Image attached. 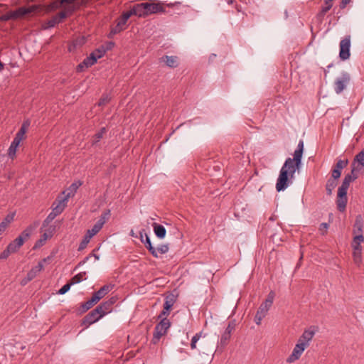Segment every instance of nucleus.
I'll list each match as a JSON object with an SVG mask.
<instances>
[{"mask_svg": "<svg viewBox=\"0 0 364 364\" xmlns=\"http://www.w3.org/2000/svg\"><path fill=\"white\" fill-rule=\"evenodd\" d=\"M337 186V181L335 179H328L326 184V193L328 196L332 194L333 190Z\"/></svg>", "mask_w": 364, "mask_h": 364, "instance_id": "nucleus-29", "label": "nucleus"}, {"mask_svg": "<svg viewBox=\"0 0 364 364\" xmlns=\"http://www.w3.org/2000/svg\"><path fill=\"white\" fill-rule=\"evenodd\" d=\"M231 334L224 332L221 336L220 343L222 346H226L230 340Z\"/></svg>", "mask_w": 364, "mask_h": 364, "instance_id": "nucleus-36", "label": "nucleus"}, {"mask_svg": "<svg viewBox=\"0 0 364 364\" xmlns=\"http://www.w3.org/2000/svg\"><path fill=\"white\" fill-rule=\"evenodd\" d=\"M350 37L346 36L340 42L339 57L342 60H346L350 57Z\"/></svg>", "mask_w": 364, "mask_h": 364, "instance_id": "nucleus-8", "label": "nucleus"}, {"mask_svg": "<svg viewBox=\"0 0 364 364\" xmlns=\"http://www.w3.org/2000/svg\"><path fill=\"white\" fill-rule=\"evenodd\" d=\"M6 228V222H1L0 223V234L3 232Z\"/></svg>", "mask_w": 364, "mask_h": 364, "instance_id": "nucleus-53", "label": "nucleus"}, {"mask_svg": "<svg viewBox=\"0 0 364 364\" xmlns=\"http://www.w3.org/2000/svg\"><path fill=\"white\" fill-rule=\"evenodd\" d=\"M110 215V211L106 212L103 213L100 218L97 220V222L94 225L92 229L88 230L87 233L93 237L102 228L103 225L105 223L106 220L108 219L109 215Z\"/></svg>", "mask_w": 364, "mask_h": 364, "instance_id": "nucleus-12", "label": "nucleus"}, {"mask_svg": "<svg viewBox=\"0 0 364 364\" xmlns=\"http://www.w3.org/2000/svg\"><path fill=\"white\" fill-rule=\"evenodd\" d=\"M348 164V160L343 161V160H338L335 166V168L341 171V170L345 168Z\"/></svg>", "mask_w": 364, "mask_h": 364, "instance_id": "nucleus-35", "label": "nucleus"}, {"mask_svg": "<svg viewBox=\"0 0 364 364\" xmlns=\"http://www.w3.org/2000/svg\"><path fill=\"white\" fill-rule=\"evenodd\" d=\"M37 226L38 223L28 226L18 237L11 242L7 246L10 251L12 253L18 252L23 243L30 237L33 231Z\"/></svg>", "mask_w": 364, "mask_h": 364, "instance_id": "nucleus-4", "label": "nucleus"}, {"mask_svg": "<svg viewBox=\"0 0 364 364\" xmlns=\"http://www.w3.org/2000/svg\"><path fill=\"white\" fill-rule=\"evenodd\" d=\"M46 261V259H44L43 261L38 262V264L33 267L27 274V280L33 279L37 274L41 272L44 267L43 263Z\"/></svg>", "mask_w": 364, "mask_h": 364, "instance_id": "nucleus-20", "label": "nucleus"}, {"mask_svg": "<svg viewBox=\"0 0 364 364\" xmlns=\"http://www.w3.org/2000/svg\"><path fill=\"white\" fill-rule=\"evenodd\" d=\"M191 349H195L196 348V343H191Z\"/></svg>", "mask_w": 364, "mask_h": 364, "instance_id": "nucleus-59", "label": "nucleus"}, {"mask_svg": "<svg viewBox=\"0 0 364 364\" xmlns=\"http://www.w3.org/2000/svg\"><path fill=\"white\" fill-rule=\"evenodd\" d=\"M21 140L18 139V138H14L13 141L11 142V145L13 146H16L18 148V146H19L20 143H21Z\"/></svg>", "mask_w": 364, "mask_h": 364, "instance_id": "nucleus-51", "label": "nucleus"}, {"mask_svg": "<svg viewBox=\"0 0 364 364\" xmlns=\"http://www.w3.org/2000/svg\"><path fill=\"white\" fill-rule=\"evenodd\" d=\"M92 237L90 235V233L87 234L86 232L82 242H80V244L79 245L78 250L81 251V250H84L87 247V244L90 242Z\"/></svg>", "mask_w": 364, "mask_h": 364, "instance_id": "nucleus-30", "label": "nucleus"}, {"mask_svg": "<svg viewBox=\"0 0 364 364\" xmlns=\"http://www.w3.org/2000/svg\"><path fill=\"white\" fill-rule=\"evenodd\" d=\"M363 241L364 237L362 234L355 235L351 244L353 251L362 250L361 243Z\"/></svg>", "mask_w": 364, "mask_h": 364, "instance_id": "nucleus-24", "label": "nucleus"}, {"mask_svg": "<svg viewBox=\"0 0 364 364\" xmlns=\"http://www.w3.org/2000/svg\"><path fill=\"white\" fill-rule=\"evenodd\" d=\"M73 284L70 282V283H68L65 285H63L59 290H58V294H65L66 292H68L70 289V287L72 286Z\"/></svg>", "mask_w": 364, "mask_h": 364, "instance_id": "nucleus-38", "label": "nucleus"}, {"mask_svg": "<svg viewBox=\"0 0 364 364\" xmlns=\"http://www.w3.org/2000/svg\"><path fill=\"white\" fill-rule=\"evenodd\" d=\"M328 224L326 223H323L320 225L319 231L322 235H325L326 233L327 229L328 228Z\"/></svg>", "mask_w": 364, "mask_h": 364, "instance_id": "nucleus-43", "label": "nucleus"}, {"mask_svg": "<svg viewBox=\"0 0 364 364\" xmlns=\"http://www.w3.org/2000/svg\"><path fill=\"white\" fill-rule=\"evenodd\" d=\"M132 15H134L132 9L122 14L118 18L117 25H115V33L126 29L127 21Z\"/></svg>", "mask_w": 364, "mask_h": 364, "instance_id": "nucleus-11", "label": "nucleus"}, {"mask_svg": "<svg viewBox=\"0 0 364 364\" xmlns=\"http://www.w3.org/2000/svg\"><path fill=\"white\" fill-rule=\"evenodd\" d=\"M363 227V220L360 215H358L355 218V223L353 225V234L355 235L362 234Z\"/></svg>", "mask_w": 364, "mask_h": 364, "instance_id": "nucleus-22", "label": "nucleus"}, {"mask_svg": "<svg viewBox=\"0 0 364 364\" xmlns=\"http://www.w3.org/2000/svg\"><path fill=\"white\" fill-rule=\"evenodd\" d=\"M85 274V272H83V273L81 272V273L76 274L71 279L70 283L72 284L80 283V282H82L84 279Z\"/></svg>", "mask_w": 364, "mask_h": 364, "instance_id": "nucleus-34", "label": "nucleus"}, {"mask_svg": "<svg viewBox=\"0 0 364 364\" xmlns=\"http://www.w3.org/2000/svg\"><path fill=\"white\" fill-rule=\"evenodd\" d=\"M114 304V298H110L108 301L101 304L96 309L100 312L102 316L111 313L112 311V306Z\"/></svg>", "mask_w": 364, "mask_h": 364, "instance_id": "nucleus-17", "label": "nucleus"}, {"mask_svg": "<svg viewBox=\"0 0 364 364\" xmlns=\"http://www.w3.org/2000/svg\"><path fill=\"white\" fill-rule=\"evenodd\" d=\"M176 302L175 296L173 294L168 295L165 299V302L164 304V307L166 311H170L171 307L173 306Z\"/></svg>", "mask_w": 364, "mask_h": 364, "instance_id": "nucleus-28", "label": "nucleus"}, {"mask_svg": "<svg viewBox=\"0 0 364 364\" xmlns=\"http://www.w3.org/2000/svg\"><path fill=\"white\" fill-rule=\"evenodd\" d=\"M48 238V235H47V233H44L41 236V238L39 239L38 241H36V244L34 245L33 249H37V248H39L41 246H43L45 244V242Z\"/></svg>", "mask_w": 364, "mask_h": 364, "instance_id": "nucleus-33", "label": "nucleus"}, {"mask_svg": "<svg viewBox=\"0 0 364 364\" xmlns=\"http://www.w3.org/2000/svg\"><path fill=\"white\" fill-rule=\"evenodd\" d=\"M351 0H341L340 3V8L343 9L346 8V5L350 2Z\"/></svg>", "mask_w": 364, "mask_h": 364, "instance_id": "nucleus-48", "label": "nucleus"}, {"mask_svg": "<svg viewBox=\"0 0 364 364\" xmlns=\"http://www.w3.org/2000/svg\"><path fill=\"white\" fill-rule=\"evenodd\" d=\"M12 220V217L7 216L4 222L6 223V225L9 223Z\"/></svg>", "mask_w": 364, "mask_h": 364, "instance_id": "nucleus-58", "label": "nucleus"}, {"mask_svg": "<svg viewBox=\"0 0 364 364\" xmlns=\"http://www.w3.org/2000/svg\"><path fill=\"white\" fill-rule=\"evenodd\" d=\"M66 11H62L58 14L56 16H53L52 18L48 21L46 23L47 26L46 28H53L58 23H59L63 19H64L68 14H71L74 10V6H68L66 9Z\"/></svg>", "mask_w": 364, "mask_h": 364, "instance_id": "nucleus-9", "label": "nucleus"}, {"mask_svg": "<svg viewBox=\"0 0 364 364\" xmlns=\"http://www.w3.org/2000/svg\"><path fill=\"white\" fill-rule=\"evenodd\" d=\"M105 132H106L105 128H102V129H101V132H98L97 134H96V135H95V136H96V137H97V141H98L100 138H102V134H103V133H105Z\"/></svg>", "mask_w": 364, "mask_h": 364, "instance_id": "nucleus-52", "label": "nucleus"}, {"mask_svg": "<svg viewBox=\"0 0 364 364\" xmlns=\"http://www.w3.org/2000/svg\"><path fill=\"white\" fill-rule=\"evenodd\" d=\"M315 335V331L311 328L305 330L302 335L299 337L298 343H301L307 348L309 346L310 341L312 340Z\"/></svg>", "mask_w": 364, "mask_h": 364, "instance_id": "nucleus-16", "label": "nucleus"}, {"mask_svg": "<svg viewBox=\"0 0 364 364\" xmlns=\"http://www.w3.org/2000/svg\"><path fill=\"white\" fill-rule=\"evenodd\" d=\"M30 11L26 8L21 7L16 11H11L9 14L4 16V20H9L11 18H18L28 14Z\"/></svg>", "mask_w": 364, "mask_h": 364, "instance_id": "nucleus-18", "label": "nucleus"}, {"mask_svg": "<svg viewBox=\"0 0 364 364\" xmlns=\"http://www.w3.org/2000/svg\"><path fill=\"white\" fill-rule=\"evenodd\" d=\"M232 2V0H230V1H228V3H229V4H231Z\"/></svg>", "mask_w": 364, "mask_h": 364, "instance_id": "nucleus-63", "label": "nucleus"}, {"mask_svg": "<svg viewBox=\"0 0 364 364\" xmlns=\"http://www.w3.org/2000/svg\"><path fill=\"white\" fill-rule=\"evenodd\" d=\"M353 257L354 263L360 266L362 264V250L353 251Z\"/></svg>", "mask_w": 364, "mask_h": 364, "instance_id": "nucleus-31", "label": "nucleus"}, {"mask_svg": "<svg viewBox=\"0 0 364 364\" xmlns=\"http://www.w3.org/2000/svg\"><path fill=\"white\" fill-rule=\"evenodd\" d=\"M171 326V323L168 319L166 318H163L161 321L156 324L154 332L153 335V338L151 340L152 343L156 344L161 336L165 335L167 332V330Z\"/></svg>", "mask_w": 364, "mask_h": 364, "instance_id": "nucleus-6", "label": "nucleus"}, {"mask_svg": "<svg viewBox=\"0 0 364 364\" xmlns=\"http://www.w3.org/2000/svg\"><path fill=\"white\" fill-rule=\"evenodd\" d=\"M153 228L154 233L157 237L160 239H163L165 237L166 230V228L162 225L154 223L153 224Z\"/></svg>", "mask_w": 364, "mask_h": 364, "instance_id": "nucleus-25", "label": "nucleus"}, {"mask_svg": "<svg viewBox=\"0 0 364 364\" xmlns=\"http://www.w3.org/2000/svg\"><path fill=\"white\" fill-rule=\"evenodd\" d=\"M30 281H31V280H27V276H26L24 279H23L21 280V285H23V286H24V285H26V284L28 282H30Z\"/></svg>", "mask_w": 364, "mask_h": 364, "instance_id": "nucleus-55", "label": "nucleus"}, {"mask_svg": "<svg viewBox=\"0 0 364 364\" xmlns=\"http://www.w3.org/2000/svg\"><path fill=\"white\" fill-rule=\"evenodd\" d=\"M82 185V183L80 181H76L73 183L69 188L64 191L62 194L65 196L67 198H70V197L73 196L75 193H76L77 188Z\"/></svg>", "mask_w": 364, "mask_h": 364, "instance_id": "nucleus-21", "label": "nucleus"}, {"mask_svg": "<svg viewBox=\"0 0 364 364\" xmlns=\"http://www.w3.org/2000/svg\"><path fill=\"white\" fill-rule=\"evenodd\" d=\"M168 315H169V311H166V309L164 308L163 311L159 315V318L162 319L163 318H166Z\"/></svg>", "mask_w": 364, "mask_h": 364, "instance_id": "nucleus-46", "label": "nucleus"}, {"mask_svg": "<svg viewBox=\"0 0 364 364\" xmlns=\"http://www.w3.org/2000/svg\"><path fill=\"white\" fill-rule=\"evenodd\" d=\"M59 214H57L56 212H55V210H53L52 209V211L49 213V215H48L47 218H46V220L47 221H51L53 220L56 216H58Z\"/></svg>", "mask_w": 364, "mask_h": 364, "instance_id": "nucleus-44", "label": "nucleus"}, {"mask_svg": "<svg viewBox=\"0 0 364 364\" xmlns=\"http://www.w3.org/2000/svg\"><path fill=\"white\" fill-rule=\"evenodd\" d=\"M68 198L65 196H59L57 198L55 201L53 203L52 209L57 213L60 214L67 205Z\"/></svg>", "mask_w": 364, "mask_h": 364, "instance_id": "nucleus-15", "label": "nucleus"}, {"mask_svg": "<svg viewBox=\"0 0 364 364\" xmlns=\"http://www.w3.org/2000/svg\"><path fill=\"white\" fill-rule=\"evenodd\" d=\"M324 6L321 8V11L317 14V17L320 19H323L326 14L332 8L333 1L328 0H324Z\"/></svg>", "mask_w": 364, "mask_h": 364, "instance_id": "nucleus-26", "label": "nucleus"}, {"mask_svg": "<svg viewBox=\"0 0 364 364\" xmlns=\"http://www.w3.org/2000/svg\"><path fill=\"white\" fill-rule=\"evenodd\" d=\"M341 175V171L334 168L332 170L331 178L330 179H335V181H337V179L340 178Z\"/></svg>", "mask_w": 364, "mask_h": 364, "instance_id": "nucleus-40", "label": "nucleus"}, {"mask_svg": "<svg viewBox=\"0 0 364 364\" xmlns=\"http://www.w3.org/2000/svg\"><path fill=\"white\" fill-rule=\"evenodd\" d=\"M102 317L103 316L100 314V312L97 309H95L84 318L82 324L85 326V328H87L90 325L99 321Z\"/></svg>", "mask_w": 364, "mask_h": 364, "instance_id": "nucleus-14", "label": "nucleus"}, {"mask_svg": "<svg viewBox=\"0 0 364 364\" xmlns=\"http://www.w3.org/2000/svg\"><path fill=\"white\" fill-rule=\"evenodd\" d=\"M144 234H146V232H144V230H143L142 231H140V232H139L140 239H141V241L142 242H144V237H145V236H144Z\"/></svg>", "mask_w": 364, "mask_h": 364, "instance_id": "nucleus-56", "label": "nucleus"}, {"mask_svg": "<svg viewBox=\"0 0 364 364\" xmlns=\"http://www.w3.org/2000/svg\"><path fill=\"white\" fill-rule=\"evenodd\" d=\"M24 135H25V134L21 133V132H17V134H16V136H15V137H16V138H17V139L18 138V139H20L21 141H22V139H23V137H24Z\"/></svg>", "mask_w": 364, "mask_h": 364, "instance_id": "nucleus-54", "label": "nucleus"}, {"mask_svg": "<svg viewBox=\"0 0 364 364\" xmlns=\"http://www.w3.org/2000/svg\"><path fill=\"white\" fill-rule=\"evenodd\" d=\"M235 321H230L225 332L231 334V333L235 329Z\"/></svg>", "mask_w": 364, "mask_h": 364, "instance_id": "nucleus-42", "label": "nucleus"}, {"mask_svg": "<svg viewBox=\"0 0 364 364\" xmlns=\"http://www.w3.org/2000/svg\"><path fill=\"white\" fill-rule=\"evenodd\" d=\"M274 297H275V293L273 291H271L268 294L267 297L265 299V301L260 304L257 312L259 313V314H261L262 316L265 317L269 309H270V307L272 306V305L273 304Z\"/></svg>", "mask_w": 364, "mask_h": 364, "instance_id": "nucleus-10", "label": "nucleus"}, {"mask_svg": "<svg viewBox=\"0 0 364 364\" xmlns=\"http://www.w3.org/2000/svg\"><path fill=\"white\" fill-rule=\"evenodd\" d=\"M168 245H161L157 248H156L157 251V255L159 254H165L168 251Z\"/></svg>", "mask_w": 364, "mask_h": 364, "instance_id": "nucleus-37", "label": "nucleus"}, {"mask_svg": "<svg viewBox=\"0 0 364 364\" xmlns=\"http://www.w3.org/2000/svg\"><path fill=\"white\" fill-rule=\"evenodd\" d=\"M103 103H104V102H100L99 103V105H102Z\"/></svg>", "mask_w": 364, "mask_h": 364, "instance_id": "nucleus-62", "label": "nucleus"}, {"mask_svg": "<svg viewBox=\"0 0 364 364\" xmlns=\"http://www.w3.org/2000/svg\"><path fill=\"white\" fill-rule=\"evenodd\" d=\"M264 318V316H262L261 314H259V313L257 312L255 317V322L259 325L261 323L262 320Z\"/></svg>", "mask_w": 364, "mask_h": 364, "instance_id": "nucleus-45", "label": "nucleus"}, {"mask_svg": "<svg viewBox=\"0 0 364 364\" xmlns=\"http://www.w3.org/2000/svg\"><path fill=\"white\" fill-rule=\"evenodd\" d=\"M350 80V75L346 72H343L341 77H337L334 82V90L336 94L341 93L346 87Z\"/></svg>", "mask_w": 364, "mask_h": 364, "instance_id": "nucleus-7", "label": "nucleus"}, {"mask_svg": "<svg viewBox=\"0 0 364 364\" xmlns=\"http://www.w3.org/2000/svg\"><path fill=\"white\" fill-rule=\"evenodd\" d=\"M11 254L13 253L10 251V250L8 247H6V249L0 254V259H7Z\"/></svg>", "mask_w": 364, "mask_h": 364, "instance_id": "nucleus-41", "label": "nucleus"}, {"mask_svg": "<svg viewBox=\"0 0 364 364\" xmlns=\"http://www.w3.org/2000/svg\"><path fill=\"white\" fill-rule=\"evenodd\" d=\"M105 50V48L102 46L91 53L88 57L85 58L84 60L77 65V71L82 72L85 68H87L94 65L97 62V59L102 58L104 55Z\"/></svg>", "mask_w": 364, "mask_h": 364, "instance_id": "nucleus-5", "label": "nucleus"}, {"mask_svg": "<svg viewBox=\"0 0 364 364\" xmlns=\"http://www.w3.org/2000/svg\"><path fill=\"white\" fill-rule=\"evenodd\" d=\"M353 166H354L350 172L348 173L343 178L341 186L338 188L336 205L340 212L346 210L348 202L347 191L351 182L354 181L357 178V175L354 174L355 170L360 171L364 166V149L359 152L354 158Z\"/></svg>", "mask_w": 364, "mask_h": 364, "instance_id": "nucleus-2", "label": "nucleus"}, {"mask_svg": "<svg viewBox=\"0 0 364 364\" xmlns=\"http://www.w3.org/2000/svg\"><path fill=\"white\" fill-rule=\"evenodd\" d=\"M17 147L10 145L8 150V155L10 158L14 159L16 156Z\"/></svg>", "mask_w": 364, "mask_h": 364, "instance_id": "nucleus-39", "label": "nucleus"}, {"mask_svg": "<svg viewBox=\"0 0 364 364\" xmlns=\"http://www.w3.org/2000/svg\"><path fill=\"white\" fill-rule=\"evenodd\" d=\"M303 151L304 141L300 140L294 152V158H287L280 170L276 184V189L278 192L285 190L294 178L296 171L300 168L301 164Z\"/></svg>", "mask_w": 364, "mask_h": 364, "instance_id": "nucleus-1", "label": "nucleus"}, {"mask_svg": "<svg viewBox=\"0 0 364 364\" xmlns=\"http://www.w3.org/2000/svg\"><path fill=\"white\" fill-rule=\"evenodd\" d=\"M144 236L145 240H144L143 243L144 244L145 247L149 250V251L154 257H158L157 251L156 248L152 246L149 237L147 234H144Z\"/></svg>", "mask_w": 364, "mask_h": 364, "instance_id": "nucleus-27", "label": "nucleus"}, {"mask_svg": "<svg viewBox=\"0 0 364 364\" xmlns=\"http://www.w3.org/2000/svg\"><path fill=\"white\" fill-rule=\"evenodd\" d=\"M97 302L94 300L92 297L87 300L86 302L83 303L81 306L82 311H86L90 309L92 306H94Z\"/></svg>", "mask_w": 364, "mask_h": 364, "instance_id": "nucleus-32", "label": "nucleus"}, {"mask_svg": "<svg viewBox=\"0 0 364 364\" xmlns=\"http://www.w3.org/2000/svg\"><path fill=\"white\" fill-rule=\"evenodd\" d=\"M161 60L164 62L169 68H176L178 65V58L176 56L164 55L161 58Z\"/></svg>", "mask_w": 364, "mask_h": 364, "instance_id": "nucleus-23", "label": "nucleus"}, {"mask_svg": "<svg viewBox=\"0 0 364 364\" xmlns=\"http://www.w3.org/2000/svg\"><path fill=\"white\" fill-rule=\"evenodd\" d=\"M173 4H168V6L171 7V6H173Z\"/></svg>", "mask_w": 364, "mask_h": 364, "instance_id": "nucleus-61", "label": "nucleus"}, {"mask_svg": "<svg viewBox=\"0 0 364 364\" xmlns=\"http://www.w3.org/2000/svg\"><path fill=\"white\" fill-rule=\"evenodd\" d=\"M29 126V123L28 122H24L23 124V125L21 126V129H19L18 132H21V133H23V134H26V129L28 128V127Z\"/></svg>", "mask_w": 364, "mask_h": 364, "instance_id": "nucleus-47", "label": "nucleus"}, {"mask_svg": "<svg viewBox=\"0 0 364 364\" xmlns=\"http://www.w3.org/2000/svg\"><path fill=\"white\" fill-rule=\"evenodd\" d=\"M132 11L134 15L139 17H145L156 13L165 12V9L160 3L143 2L133 6Z\"/></svg>", "mask_w": 364, "mask_h": 364, "instance_id": "nucleus-3", "label": "nucleus"}, {"mask_svg": "<svg viewBox=\"0 0 364 364\" xmlns=\"http://www.w3.org/2000/svg\"><path fill=\"white\" fill-rule=\"evenodd\" d=\"M201 335H202V333L200 332V333H196L191 339V342L193 343H197V341L201 337Z\"/></svg>", "mask_w": 364, "mask_h": 364, "instance_id": "nucleus-49", "label": "nucleus"}, {"mask_svg": "<svg viewBox=\"0 0 364 364\" xmlns=\"http://www.w3.org/2000/svg\"><path fill=\"white\" fill-rule=\"evenodd\" d=\"M21 140L18 139V138H14L13 141L11 142V145L13 146H16L18 148V146H19L20 143H21Z\"/></svg>", "mask_w": 364, "mask_h": 364, "instance_id": "nucleus-50", "label": "nucleus"}, {"mask_svg": "<svg viewBox=\"0 0 364 364\" xmlns=\"http://www.w3.org/2000/svg\"><path fill=\"white\" fill-rule=\"evenodd\" d=\"M75 0H60V4H64V3H66V4H72L75 1Z\"/></svg>", "mask_w": 364, "mask_h": 364, "instance_id": "nucleus-57", "label": "nucleus"}, {"mask_svg": "<svg viewBox=\"0 0 364 364\" xmlns=\"http://www.w3.org/2000/svg\"><path fill=\"white\" fill-rule=\"evenodd\" d=\"M306 348L301 343H297L294 346L291 354L287 358L288 363H291L299 360Z\"/></svg>", "mask_w": 364, "mask_h": 364, "instance_id": "nucleus-13", "label": "nucleus"}, {"mask_svg": "<svg viewBox=\"0 0 364 364\" xmlns=\"http://www.w3.org/2000/svg\"><path fill=\"white\" fill-rule=\"evenodd\" d=\"M112 284L105 285L102 287H101L97 291L95 292L92 297L97 303L112 289Z\"/></svg>", "mask_w": 364, "mask_h": 364, "instance_id": "nucleus-19", "label": "nucleus"}, {"mask_svg": "<svg viewBox=\"0 0 364 364\" xmlns=\"http://www.w3.org/2000/svg\"><path fill=\"white\" fill-rule=\"evenodd\" d=\"M4 68V64L0 61V70Z\"/></svg>", "mask_w": 364, "mask_h": 364, "instance_id": "nucleus-60", "label": "nucleus"}]
</instances>
